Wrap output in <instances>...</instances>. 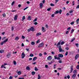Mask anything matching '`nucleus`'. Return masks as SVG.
Wrapping results in <instances>:
<instances>
[{
  "mask_svg": "<svg viewBox=\"0 0 79 79\" xmlns=\"http://www.w3.org/2000/svg\"><path fill=\"white\" fill-rule=\"evenodd\" d=\"M34 31L35 30H34V27H31V28L30 29H29L27 30L28 32H30V31Z\"/></svg>",
  "mask_w": 79,
  "mask_h": 79,
  "instance_id": "f257e3e1",
  "label": "nucleus"
},
{
  "mask_svg": "<svg viewBox=\"0 0 79 79\" xmlns=\"http://www.w3.org/2000/svg\"><path fill=\"white\" fill-rule=\"evenodd\" d=\"M61 13H62V10H56L55 12V14H58V13H60V14H61Z\"/></svg>",
  "mask_w": 79,
  "mask_h": 79,
  "instance_id": "f03ea898",
  "label": "nucleus"
},
{
  "mask_svg": "<svg viewBox=\"0 0 79 79\" xmlns=\"http://www.w3.org/2000/svg\"><path fill=\"white\" fill-rule=\"evenodd\" d=\"M58 48L59 49V52H64V50L62 49L61 46H59L58 47Z\"/></svg>",
  "mask_w": 79,
  "mask_h": 79,
  "instance_id": "7ed1b4c3",
  "label": "nucleus"
},
{
  "mask_svg": "<svg viewBox=\"0 0 79 79\" xmlns=\"http://www.w3.org/2000/svg\"><path fill=\"white\" fill-rule=\"evenodd\" d=\"M44 45V43H41V44H40L38 45V47L40 48V47H42Z\"/></svg>",
  "mask_w": 79,
  "mask_h": 79,
  "instance_id": "20e7f679",
  "label": "nucleus"
},
{
  "mask_svg": "<svg viewBox=\"0 0 79 79\" xmlns=\"http://www.w3.org/2000/svg\"><path fill=\"white\" fill-rule=\"evenodd\" d=\"M73 66L72 65L70 66L71 70L70 72V73H71L73 71Z\"/></svg>",
  "mask_w": 79,
  "mask_h": 79,
  "instance_id": "39448f33",
  "label": "nucleus"
},
{
  "mask_svg": "<svg viewBox=\"0 0 79 79\" xmlns=\"http://www.w3.org/2000/svg\"><path fill=\"white\" fill-rule=\"evenodd\" d=\"M79 54H77L75 56V60H77V58H79Z\"/></svg>",
  "mask_w": 79,
  "mask_h": 79,
  "instance_id": "423d86ee",
  "label": "nucleus"
},
{
  "mask_svg": "<svg viewBox=\"0 0 79 79\" xmlns=\"http://www.w3.org/2000/svg\"><path fill=\"white\" fill-rule=\"evenodd\" d=\"M58 57L60 58H63V55L62 54H59L58 55Z\"/></svg>",
  "mask_w": 79,
  "mask_h": 79,
  "instance_id": "0eeeda50",
  "label": "nucleus"
},
{
  "mask_svg": "<svg viewBox=\"0 0 79 79\" xmlns=\"http://www.w3.org/2000/svg\"><path fill=\"white\" fill-rule=\"evenodd\" d=\"M25 55H25V54H24V52H23L22 54V58H24Z\"/></svg>",
  "mask_w": 79,
  "mask_h": 79,
  "instance_id": "6e6552de",
  "label": "nucleus"
},
{
  "mask_svg": "<svg viewBox=\"0 0 79 79\" xmlns=\"http://www.w3.org/2000/svg\"><path fill=\"white\" fill-rule=\"evenodd\" d=\"M76 75H77V74H73V75L72 76V77L73 79H74L75 78L76 76Z\"/></svg>",
  "mask_w": 79,
  "mask_h": 79,
  "instance_id": "1a4fd4ad",
  "label": "nucleus"
},
{
  "mask_svg": "<svg viewBox=\"0 0 79 79\" xmlns=\"http://www.w3.org/2000/svg\"><path fill=\"white\" fill-rule=\"evenodd\" d=\"M17 19H18V15H16L15 16L14 19L15 20V21H16V20H17Z\"/></svg>",
  "mask_w": 79,
  "mask_h": 79,
  "instance_id": "9d476101",
  "label": "nucleus"
},
{
  "mask_svg": "<svg viewBox=\"0 0 79 79\" xmlns=\"http://www.w3.org/2000/svg\"><path fill=\"white\" fill-rule=\"evenodd\" d=\"M40 8H42L43 7V3H40Z\"/></svg>",
  "mask_w": 79,
  "mask_h": 79,
  "instance_id": "9b49d317",
  "label": "nucleus"
},
{
  "mask_svg": "<svg viewBox=\"0 0 79 79\" xmlns=\"http://www.w3.org/2000/svg\"><path fill=\"white\" fill-rule=\"evenodd\" d=\"M73 73L74 74H77V70H74L73 71Z\"/></svg>",
  "mask_w": 79,
  "mask_h": 79,
  "instance_id": "f8f14e48",
  "label": "nucleus"
},
{
  "mask_svg": "<svg viewBox=\"0 0 79 79\" xmlns=\"http://www.w3.org/2000/svg\"><path fill=\"white\" fill-rule=\"evenodd\" d=\"M45 31H46V30H45V29L44 27H42V31H43V32H45Z\"/></svg>",
  "mask_w": 79,
  "mask_h": 79,
  "instance_id": "ddd939ff",
  "label": "nucleus"
},
{
  "mask_svg": "<svg viewBox=\"0 0 79 79\" xmlns=\"http://www.w3.org/2000/svg\"><path fill=\"white\" fill-rule=\"evenodd\" d=\"M41 34H42V33H38L36 34V35L37 36H39V35H41Z\"/></svg>",
  "mask_w": 79,
  "mask_h": 79,
  "instance_id": "4468645a",
  "label": "nucleus"
},
{
  "mask_svg": "<svg viewBox=\"0 0 79 79\" xmlns=\"http://www.w3.org/2000/svg\"><path fill=\"white\" fill-rule=\"evenodd\" d=\"M17 73L18 75H21V72L19 71L17 72Z\"/></svg>",
  "mask_w": 79,
  "mask_h": 79,
  "instance_id": "2eb2a0df",
  "label": "nucleus"
},
{
  "mask_svg": "<svg viewBox=\"0 0 79 79\" xmlns=\"http://www.w3.org/2000/svg\"><path fill=\"white\" fill-rule=\"evenodd\" d=\"M37 58V57H35L33 58V61H35V60H36Z\"/></svg>",
  "mask_w": 79,
  "mask_h": 79,
  "instance_id": "dca6fc26",
  "label": "nucleus"
},
{
  "mask_svg": "<svg viewBox=\"0 0 79 79\" xmlns=\"http://www.w3.org/2000/svg\"><path fill=\"white\" fill-rule=\"evenodd\" d=\"M52 56H49L48 57V60H50L51 59H52Z\"/></svg>",
  "mask_w": 79,
  "mask_h": 79,
  "instance_id": "f3484780",
  "label": "nucleus"
},
{
  "mask_svg": "<svg viewBox=\"0 0 79 79\" xmlns=\"http://www.w3.org/2000/svg\"><path fill=\"white\" fill-rule=\"evenodd\" d=\"M26 69H27V70H28V71H29V70H30L31 69H30V68H29V67L27 66L26 68Z\"/></svg>",
  "mask_w": 79,
  "mask_h": 79,
  "instance_id": "a211bd4d",
  "label": "nucleus"
},
{
  "mask_svg": "<svg viewBox=\"0 0 79 79\" xmlns=\"http://www.w3.org/2000/svg\"><path fill=\"white\" fill-rule=\"evenodd\" d=\"M8 39H7L6 40L3 41V42L5 43H6V42H8Z\"/></svg>",
  "mask_w": 79,
  "mask_h": 79,
  "instance_id": "6ab92c4d",
  "label": "nucleus"
},
{
  "mask_svg": "<svg viewBox=\"0 0 79 79\" xmlns=\"http://www.w3.org/2000/svg\"><path fill=\"white\" fill-rule=\"evenodd\" d=\"M35 72L32 71L31 72V74H32V75H35Z\"/></svg>",
  "mask_w": 79,
  "mask_h": 79,
  "instance_id": "aec40b11",
  "label": "nucleus"
},
{
  "mask_svg": "<svg viewBox=\"0 0 79 79\" xmlns=\"http://www.w3.org/2000/svg\"><path fill=\"white\" fill-rule=\"evenodd\" d=\"M26 19V17H25V16H23V18H22V21H23L24 19Z\"/></svg>",
  "mask_w": 79,
  "mask_h": 79,
  "instance_id": "412c9836",
  "label": "nucleus"
},
{
  "mask_svg": "<svg viewBox=\"0 0 79 79\" xmlns=\"http://www.w3.org/2000/svg\"><path fill=\"white\" fill-rule=\"evenodd\" d=\"M31 44L32 45H35V42H34L32 41L31 43Z\"/></svg>",
  "mask_w": 79,
  "mask_h": 79,
  "instance_id": "4be33fe9",
  "label": "nucleus"
},
{
  "mask_svg": "<svg viewBox=\"0 0 79 79\" xmlns=\"http://www.w3.org/2000/svg\"><path fill=\"white\" fill-rule=\"evenodd\" d=\"M4 52V50H0V53H3Z\"/></svg>",
  "mask_w": 79,
  "mask_h": 79,
  "instance_id": "5701e85b",
  "label": "nucleus"
},
{
  "mask_svg": "<svg viewBox=\"0 0 79 79\" xmlns=\"http://www.w3.org/2000/svg\"><path fill=\"white\" fill-rule=\"evenodd\" d=\"M15 40H19V37H16L15 38Z\"/></svg>",
  "mask_w": 79,
  "mask_h": 79,
  "instance_id": "b1692460",
  "label": "nucleus"
},
{
  "mask_svg": "<svg viewBox=\"0 0 79 79\" xmlns=\"http://www.w3.org/2000/svg\"><path fill=\"white\" fill-rule=\"evenodd\" d=\"M35 70L37 71H38L39 69H38L36 67H35Z\"/></svg>",
  "mask_w": 79,
  "mask_h": 79,
  "instance_id": "393cba45",
  "label": "nucleus"
},
{
  "mask_svg": "<svg viewBox=\"0 0 79 79\" xmlns=\"http://www.w3.org/2000/svg\"><path fill=\"white\" fill-rule=\"evenodd\" d=\"M30 56L31 57H32L33 56H34V54H31L30 55Z\"/></svg>",
  "mask_w": 79,
  "mask_h": 79,
  "instance_id": "a878e982",
  "label": "nucleus"
},
{
  "mask_svg": "<svg viewBox=\"0 0 79 79\" xmlns=\"http://www.w3.org/2000/svg\"><path fill=\"white\" fill-rule=\"evenodd\" d=\"M4 44H5V43L4 42V41H3L1 43L0 45H3Z\"/></svg>",
  "mask_w": 79,
  "mask_h": 79,
  "instance_id": "bb28decb",
  "label": "nucleus"
},
{
  "mask_svg": "<svg viewBox=\"0 0 79 79\" xmlns=\"http://www.w3.org/2000/svg\"><path fill=\"white\" fill-rule=\"evenodd\" d=\"M37 18H36L34 20H33V22H35V21H37Z\"/></svg>",
  "mask_w": 79,
  "mask_h": 79,
  "instance_id": "cd10ccee",
  "label": "nucleus"
},
{
  "mask_svg": "<svg viewBox=\"0 0 79 79\" xmlns=\"http://www.w3.org/2000/svg\"><path fill=\"white\" fill-rule=\"evenodd\" d=\"M11 56V54H8L7 55V57H8V58H9V56Z\"/></svg>",
  "mask_w": 79,
  "mask_h": 79,
  "instance_id": "c85d7f7f",
  "label": "nucleus"
},
{
  "mask_svg": "<svg viewBox=\"0 0 79 79\" xmlns=\"http://www.w3.org/2000/svg\"><path fill=\"white\" fill-rule=\"evenodd\" d=\"M31 16H29L28 18L29 20H31Z\"/></svg>",
  "mask_w": 79,
  "mask_h": 79,
  "instance_id": "c756f323",
  "label": "nucleus"
},
{
  "mask_svg": "<svg viewBox=\"0 0 79 79\" xmlns=\"http://www.w3.org/2000/svg\"><path fill=\"white\" fill-rule=\"evenodd\" d=\"M60 44H61V43H60V42H59L57 44L56 46H59V45H60Z\"/></svg>",
  "mask_w": 79,
  "mask_h": 79,
  "instance_id": "7c9ffc66",
  "label": "nucleus"
},
{
  "mask_svg": "<svg viewBox=\"0 0 79 79\" xmlns=\"http://www.w3.org/2000/svg\"><path fill=\"white\" fill-rule=\"evenodd\" d=\"M57 56H56V55L54 56V57L55 60L57 59V58H58V57H57Z\"/></svg>",
  "mask_w": 79,
  "mask_h": 79,
  "instance_id": "2f4dec72",
  "label": "nucleus"
},
{
  "mask_svg": "<svg viewBox=\"0 0 79 79\" xmlns=\"http://www.w3.org/2000/svg\"><path fill=\"white\" fill-rule=\"evenodd\" d=\"M2 16L4 17H6V15L5 14V13L3 14L2 15Z\"/></svg>",
  "mask_w": 79,
  "mask_h": 79,
  "instance_id": "473e14b6",
  "label": "nucleus"
},
{
  "mask_svg": "<svg viewBox=\"0 0 79 79\" xmlns=\"http://www.w3.org/2000/svg\"><path fill=\"white\" fill-rule=\"evenodd\" d=\"M76 68L77 69H79V64L76 67Z\"/></svg>",
  "mask_w": 79,
  "mask_h": 79,
  "instance_id": "72a5a7b5",
  "label": "nucleus"
},
{
  "mask_svg": "<svg viewBox=\"0 0 79 79\" xmlns=\"http://www.w3.org/2000/svg\"><path fill=\"white\" fill-rule=\"evenodd\" d=\"M75 40V39L73 38V39H72L71 40V42H73L74 40Z\"/></svg>",
  "mask_w": 79,
  "mask_h": 79,
  "instance_id": "f704fd0d",
  "label": "nucleus"
},
{
  "mask_svg": "<svg viewBox=\"0 0 79 79\" xmlns=\"http://www.w3.org/2000/svg\"><path fill=\"white\" fill-rule=\"evenodd\" d=\"M52 63H53V62H52V61H51V62H49L48 64H52Z\"/></svg>",
  "mask_w": 79,
  "mask_h": 79,
  "instance_id": "c9c22d12",
  "label": "nucleus"
},
{
  "mask_svg": "<svg viewBox=\"0 0 79 79\" xmlns=\"http://www.w3.org/2000/svg\"><path fill=\"white\" fill-rule=\"evenodd\" d=\"M75 45H76V47H78V45H79V44H78V43H76L75 44Z\"/></svg>",
  "mask_w": 79,
  "mask_h": 79,
  "instance_id": "e433bc0d",
  "label": "nucleus"
},
{
  "mask_svg": "<svg viewBox=\"0 0 79 79\" xmlns=\"http://www.w3.org/2000/svg\"><path fill=\"white\" fill-rule=\"evenodd\" d=\"M74 21H73L72 22H71L70 24H71V25H73V24H74Z\"/></svg>",
  "mask_w": 79,
  "mask_h": 79,
  "instance_id": "4c0bfd02",
  "label": "nucleus"
},
{
  "mask_svg": "<svg viewBox=\"0 0 79 79\" xmlns=\"http://www.w3.org/2000/svg\"><path fill=\"white\" fill-rule=\"evenodd\" d=\"M50 5L51 6H54L55 5L51 3L50 4Z\"/></svg>",
  "mask_w": 79,
  "mask_h": 79,
  "instance_id": "58836bf2",
  "label": "nucleus"
},
{
  "mask_svg": "<svg viewBox=\"0 0 79 79\" xmlns=\"http://www.w3.org/2000/svg\"><path fill=\"white\" fill-rule=\"evenodd\" d=\"M64 41H62L61 43V45H63V44H64Z\"/></svg>",
  "mask_w": 79,
  "mask_h": 79,
  "instance_id": "ea45409f",
  "label": "nucleus"
},
{
  "mask_svg": "<svg viewBox=\"0 0 79 79\" xmlns=\"http://www.w3.org/2000/svg\"><path fill=\"white\" fill-rule=\"evenodd\" d=\"M14 65H16V61H14Z\"/></svg>",
  "mask_w": 79,
  "mask_h": 79,
  "instance_id": "a19ab883",
  "label": "nucleus"
},
{
  "mask_svg": "<svg viewBox=\"0 0 79 79\" xmlns=\"http://www.w3.org/2000/svg\"><path fill=\"white\" fill-rule=\"evenodd\" d=\"M74 31V30L73 29L72 30H71V32H70V33H73V32Z\"/></svg>",
  "mask_w": 79,
  "mask_h": 79,
  "instance_id": "79ce46f5",
  "label": "nucleus"
},
{
  "mask_svg": "<svg viewBox=\"0 0 79 79\" xmlns=\"http://www.w3.org/2000/svg\"><path fill=\"white\" fill-rule=\"evenodd\" d=\"M40 42V40H39L36 41V44H38Z\"/></svg>",
  "mask_w": 79,
  "mask_h": 79,
  "instance_id": "37998d69",
  "label": "nucleus"
},
{
  "mask_svg": "<svg viewBox=\"0 0 79 79\" xmlns=\"http://www.w3.org/2000/svg\"><path fill=\"white\" fill-rule=\"evenodd\" d=\"M79 19H78L76 21V22L77 23H78V22H79Z\"/></svg>",
  "mask_w": 79,
  "mask_h": 79,
  "instance_id": "c03bdc74",
  "label": "nucleus"
},
{
  "mask_svg": "<svg viewBox=\"0 0 79 79\" xmlns=\"http://www.w3.org/2000/svg\"><path fill=\"white\" fill-rule=\"evenodd\" d=\"M73 10H71L69 12V13H73Z\"/></svg>",
  "mask_w": 79,
  "mask_h": 79,
  "instance_id": "a18cd8bd",
  "label": "nucleus"
},
{
  "mask_svg": "<svg viewBox=\"0 0 79 79\" xmlns=\"http://www.w3.org/2000/svg\"><path fill=\"white\" fill-rule=\"evenodd\" d=\"M39 56L40 57H41V56H42V54L40 53L39 54Z\"/></svg>",
  "mask_w": 79,
  "mask_h": 79,
  "instance_id": "49530a36",
  "label": "nucleus"
},
{
  "mask_svg": "<svg viewBox=\"0 0 79 79\" xmlns=\"http://www.w3.org/2000/svg\"><path fill=\"white\" fill-rule=\"evenodd\" d=\"M15 1H13V2H12L11 3V5L12 6H13V5L14 4H15Z\"/></svg>",
  "mask_w": 79,
  "mask_h": 79,
  "instance_id": "de8ad7c7",
  "label": "nucleus"
},
{
  "mask_svg": "<svg viewBox=\"0 0 79 79\" xmlns=\"http://www.w3.org/2000/svg\"><path fill=\"white\" fill-rule=\"evenodd\" d=\"M38 79H40V75H38Z\"/></svg>",
  "mask_w": 79,
  "mask_h": 79,
  "instance_id": "09e8293b",
  "label": "nucleus"
},
{
  "mask_svg": "<svg viewBox=\"0 0 79 79\" xmlns=\"http://www.w3.org/2000/svg\"><path fill=\"white\" fill-rule=\"evenodd\" d=\"M58 63H62V61L61 60H59L58 61Z\"/></svg>",
  "mask_w": 79,
  "mask_h": 79,
  "instance_id": "8fccbe9b",
  "label": "nucleus"
},
{
  "mask_svg": "<svg viewBox=\"0 0 79 79\" xmlns=\"http://www.w3.org/2000/svg\"><path fill=\"white\" fill-rule=\"evenodd\" d=\"M22 39H25V37L24 36H22Z\"/></svg>",
  "mask_w": 79,
  "mask_h": 79,
  "instance_id": "3c124183",
  "label": "nucleus"
},
{
  "mask_svg": "<svg viewBox=\"0 0 79 79\" xmlns=\"http://www.w3.org/2000/svg\"><path fill=\"white\" fill-rule=\"evenodd\" d=\"M68 51H67L65 53V55H66V56H67V55H68Z\"/></svg>",
  "mask_w": 79,
  "mask_h": 79,
  "instance_id": "603ef678",
  "label": "nucleus"
},
{
  "mask_svg": "<svg viewBox=\"0 0 79 79\" xmlns=\"http://www.w3.org/2000/svg\"><path fill=\"white\" fill-rule=\"evenodd\" d=\"M66 50H69V48L68 47H67L65 48Z\"/></svg>",
  "mask_w": 79,
  "mask_h": 79,
  "instance_id": "864d4df0",
  "label": "nucleus"
},
{
  "mask_svg": "<svg viewBox=\"0 0 79 79\" xmlns=\"http://www.w3.org/2000/svg\"><path fill=\"white\" fill-rule=\"evenodd\" d=\"M75 2H74V1H73V2H72V3H73L72 5L73 6H74V3H75Z\"/></svg>",
  "mask_w": 79,
  "mask_h": 79,
  "instance_id": "5fc2aeb1",
  "label": "nucleus"
},
{
  "mask_svg": "<svg viewBox=\"0 0 79 79\" xmlns=\"http://www.w3.org/2000/svg\"><path fill=\"white\" fill-rule=\"evenodd\" d=\"M67 78H68V79H69V78H70V76H69V75H68L67 76Z\"/></svg>",
  "mask_w": 79,
  "mask_h": 79,
  "instance_id": "6e6d98bb",
  "label": "nucleus"
},
{
  "mask_svg": "<svg viewBox=\"0 0 79 79\" xmlns=\"http://www.w3.org/2000/svg\"><path fill=\"white\" fill-rule=\"evenodd\" d=\"M57 59L58 60H61V58H60V57H57Z\"/></svg>",
  "mask_w": 79,
  "mask_h": 79,
  "instance_id": "4d7b16f0",
  "label": "nucleus"
},
{
  "mask_svg": "<svg viewBox=\"0 0 79 79\" xmlns=\"http://www.w3.org/2000/svg\"><path fill=\"white\" fill-rule=\"evenodd\" d=\"M18 7L19 8H20V7H21V4H19L18 6Z\"/></svg>",
  "mask_w": 79,
  "mask_h": 79,
  "instance_id": "13d9d810",
  "label": "nucleus"
},
{
  "mask_svg": "<svg viewBox=\"0 0 79 79\" xmlns=\"http://www.w3.org/2000/svg\"><path fill=\"white\" fill-rule=\"evenodd\" d=\"M29 8L28 7H26L23 10H26L27 9V8Z\"/></svg>",
  "mask_w": 79,
  "mask_h": 79,
  "instance_id": "bf43d9fd",
  "label": "nucleus"
},
{
  "mask_svg": "<svg viewBox=\"0 0 79 79\" xmlns=\"http://www.w3.org/2000/svg\"><path fill=\"white\" fill-rule=\"evenodd\" d=\"M9 79H13V77L12 76H10L9 77Z\"/></svg>",
  "mask_w": 79,
  "mask_h": 79,
  "instance_id": "052dcab7",
  "label": "nucleus"
},
{
  "mask_svg": "<svg viewBox=\"0 0 79 79\" xmlns=\"http://www.w3.org/2000/svg\"><path fill=\"white\" fill-rule=\"evenodd\" d=\"M67 30H68V31H69V30H70V29H71V27H69V28H67Z\"/></svg>",
  "mask_w": 79,
  "mask_h": 79,
  "instance_id": "680f3d73",
  "label": "nucleus"
},
{
  "mask_svg": "<svg viewBox=\"0 0 79 79\" xmlns=\"http://www.w3.org/2000/svg\"><path fill=\"white\" fill-rule=\"evenodd\" d=\"M50 10H51V8H48L47 10H48V11H50Z\"/></svg>",
  "mask_w": 79,
  "mask_h": 79,
  "instance_id": "e2e57ef3",
  "label": "nucleus"
},
{
  "mask_svg": "<svg viewBox=\"0 0 79 79\" xmlns=\"http://www.w3.org/2000/svg\"><path fill=\"white\" fill-rule=\"evenodd\" d=\"M52 55H55V52L53 51H52Z\"/></svg>",
  "mask_w": 79,
  "mask_h": 79,
  "instance_id": "0e129e2a",
  "label": "nucleus"
},
{
  "mask_svg": "<svg viewBox=\"0 0 79 79\" xmlns=\"http://www.w3.org/2000/svg\"><path fill=\"white\" fill-rule=\"evenodd\" d=\"M11 29H12V31H13L14 30V27H12Z\"/></svg>",
  "mask_w": 79,
  "mask_h": 79,
  "instance_id": "69168bd1",
  "label": "nucleus"
},
{
  "mask_svg": "<svg viewBox=\"0 0 79 79\" xmlns=\"http://www.w3.org/2000/svg\"><path fill=\"white\" fill-rule=\"evenodd\" d=\"M34 24L35 25H37V22H35L34 23Z\"/></svg>",
  "mask_w": 79,
  "mask_h": 79,
  "instance_id": "338daca9",
  "label": "nucleus"
},
{
  "mask_svg": "<svg viewBox=\"0 0 79 79\" xmlns=\"http://www.w3.org/2000/svg\"><path fill=\"white\" fill-rule=\"evenodd\" d=\"M76 8H79V5L77 6L76 7Z\"/></svg>",
  "mask_w": 79,
  "mask_h": 79,
  "instance_id": "774afa93",
  "label": "nucleus"
}]
</instances>
